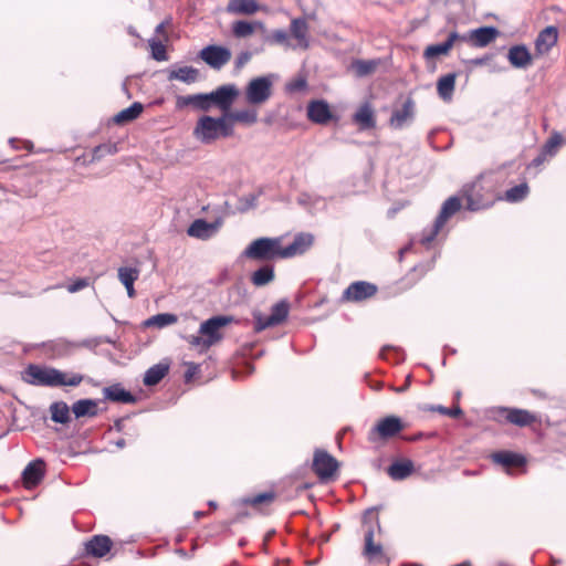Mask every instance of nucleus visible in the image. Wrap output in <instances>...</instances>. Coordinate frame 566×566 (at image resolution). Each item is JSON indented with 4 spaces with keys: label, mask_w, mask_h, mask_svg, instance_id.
Wrapping results in <instances>:
<instances>
[{
    "label": "nucleus",
    "mask_w": 566,
    "mask_h": 566,
    "mask_svg": "<svg viewBox=\"0 0 566 566\" xmlns=\"http://www.w3.org/2000/svg\"><path fill=\"white\" fill-rule=\"evenodd\" d=\"M402 430L401 420L398 417L389 416L381 419L375 427V432L380 438H390Z\"/></svg>",
    "instance_id": "16"
},
{
    "label": "nucleus",
    "mask_w": 566,
    "mask_h": 566,
    "mask_svg": "<svg viewBox=\"0 0 566 566\" xmlns=\"http://www.w3.org/2000/svg\"><path fill=\"white\" fill-rule=\"evenodd\" d=\"M254 329L256 332H261L268 327L275 326L274 324H270V316H263L261 313H254Z\"/></svg>",
    "instance_id": "49"
},
{
    "label": "nucleus",
    "mask_w": 566,
    "mask_h": 566,
    "mask_svg": "<svg viewBox=\"0 0 566 566\" xmlns=\"http://www.w3.org/2000/svg\"><path fill=\"white\" fill-rule=\"evenodd\" d=\"M118 280L125 286L127 295L132 298L136 292L134 289L135 281L139 277V270L136 268L122 266L117 271Z\"/></svg>",
    "instance_id": "27"
},
{
    "label": "nucleus",
    "mask_w": 566,
    "mask_h": 566,
    "mask_svg": "<svg viewBox=\"0 0 566 566\" xmlns=\"http://www.w3.org/2000/svg\"><path fill=\"white\" fill-rule=\"evenodd\" d=\"M415 114V103L411 98L406 99L401 109L394 112L390 124L396 128L403 127L408 122H410Z\"/></svg>",
    "instance_id": "24"
},
{
    "label": "nucleus",
    "mask_w": 566,
    "mask_h": 566,
    "mask_svg": "<svg viewBox=\"0 0 566 566\" xmlns=\"http://www.w3.org/2000/svg\"><path fill=\"white\" fill-rule=\"evenodd\" d=\"M255 200H256V198L252 195L244 197L240 200V206L238 207V209L241 212H244V211L255 207Z\"/></svg>",
    "instance_id": "51"
},
{
    "label": "nucleus",
    "mask_w": 566,
    "mask_h": 566,
    "mask_svg": "<svg viewBox=\"0 0 566 566\" xmlns=\"http://www.w3.org/2000/svg\"><path fill=\"white\" fill-rule=\"evenodd\" d=\"M144 107L140 103L135 102L129 107L122 109L114 117L115 123L125 124L136 119L143 112Z\"/></svg>",
    "instance_id": "39"
},
{
    "label": "nucleus",
    "mask_w": 566,
    "mask_h": 566,
    "mask_svg": "<svg viewBox=\"0 0 566 566\" xmlns=\"http://www.w3.org/2000/svg\"><path fill=\"white\" fill-rule=\"evenodd\" d=\"M461 208L460 199L457 197H450L444 201L442 205L441 211L439 216L437 217V220L433 226V230L430 235L424 237L422 239V242L424 244L430 243L434 237L438 234V232L443 228L446 222L451 218L457 211H459Z\"/></svg>",
    "instance_id": "7"
},
{
    "label": "nucleus",
    "mask_w": 566,
    "mask_h": 566,
    "mask_svg": "<svg viewBox=\"0 0 566 566\" xmlns=\"http://www.w3.org/2000/svg\"><path fill=\"white\" fill-rule=\"evenodd\" d=\"M227 122L240 123L244 125H253L258 122V112L253 108L237 109L230 113H224Z\"/></svg>",
    "instance_id": "29"
},
{
    "label": "nucleus",
    "mask_w": 566,
    "mask_h": 566,
    "mask_svg": "<svg viewBox=\"0 0 566 566\" xmlns=\"http://www.w3.org/2000/svg\"><path fill=\"white\" fill-rule=\"evenodd\" d=\"M255 31L265 32L266 29H265L264 23L261 21L249 22V21L240 20V21H235L232 24L233 35L239 39L248 38V36L252 35Z\"/></svg>",
    "instance_id": "20"
},
{
    "label": "nucleus",
    "mask_w": 566,
    "mask_h": 566,
    "mask_svg": "<svg viewBox=\"0 0 566 566\" xmlns=\"http://www.w3.org/2000/svg\"><path fill=\"white\" fill-rule=\"evenodd\" d=\"M44 474V462L42 460L32 461L23 470V482L27 488L36 485Z\"/></svg>",
    "instance_id": "19"
},
{
    "label": "nucleus",
    "mask_w": 566,
    "mask_h": 566,
    "mask_svg": "<svg viewBox=\"0 0 566 566\" xmlns=\"http://www.w3.org/2000/svg\"><path fill=\"white\" fill-rule=\"evenodd\" d=\"M458 40L464 41V40H467V36H461L457 32H451L448 35V39L443 43L429 45L424 50V56L427 59H433V57L439 56V55H446V54L449 53V51L452 49L453 44Z\"/></svg>",
    "instance_id": "15"
},
{
    "label": "nucleus",
    "mask_w": 566,
    "mask_h": 566,
    "mask_svg": "<svg viewBox=\"0 0 566 566\" xmlns=\"http://www.w3.org/2000/svg\"><path fill=\"white\" fill-rule=\"evenodd\" d=\"M23 379L33 386L62 387L78 386L84 377L81 374L64 373L53 367L29 365L23 373Z\"/></svg>",
    "instance_id": "1"
},
{
    "label": "nucleus",
    "mask_w": 566,
    "mask_h": 566,
    "mask_svg": "<svg viewBox=\"0 0 566 566\" xmlns=\"http://www.w3.org/2000/svg\"><path fill=\"white\" fill-rule=\"evenodd\" d=\"M164 40L151 38L148 41L150 51H151V57L156 61H167L168 56L166 53V46L164 44Z\"/></svg>",
    "instance_id": "44"
},
{
    "label": "nucleus",
    "mask_w": 566,
    "mask_h": 566,
    "mask_svg": "<svg viewBox=\"0 0 566 566\" xmlns=\"http://www.w3.org/2000/svg\"><path fill=\"white\" fill-rule=\"evenodd\" d=\"M499 31L493 27H482L470 32L469 39L475 46L483 48L496 39Z\"/></svg>",
    "instance_id": "23"
},
{
    "label": "nucleus",
    "mask_w": 566,
    "mask_h": 566,
    "mask_svg": "<svg viewBox=\"0 0 566 566\" xmlns=\"http://www.w3.org/2000/svg\"><path fill=\"white\" fill-rule=\"evenodd\" d=\"M166 23L161 22L156 27V34L158 35L156 39H161L164 41H168V35L165 31Z\"/></svg>",
    "instance_id": "54"
},
{
    "label": "nucleus",
    "mask_w": 566,
    "mask_h": 566,
    "mask_svg": "<svg viewBox=\"0 0 566 566\" xmlns=\"http://www.w3.org/2000/svg\"><path fill=\"white\" fill-rule=\"evenodd\" d=\"M86 286H88V280L87 279H78L67 286V291L70 293H75V292H78V291L85 289Z\"/></svg>",
    "instance_id": "52"
},
{
    "label": "nucleus",
    "mask_w": 566,
    "mask_h": 566,
    "mask_svg": "<svg viewBox=\"0 0 566 566\" xmlns=\"http://www.w3.org/2000/svg\"><path fill=\"white\" fill-rule=\"evenodd\" d=\"M250 59H251L250 53H248V52H243V53H241V54L238 56V59H237V66H238V67L243 66L245 63H248V62L250 61Z\"/></svg>",
    "instance_id": "55"
},
{
    "label": "nucleus",
    "mask_w": 566,
    "mask_h": 566,
    "mask_svg": "<svg viewBox=\"0 0 566 566\" xmlns=\"http://www.w3.org/2000/svg\"><path fill=\"white\" fill-rule=\"evenodd\" d=\"M455 87V74L450 73L439 78L437 91L443 101H451Z\"/></svg>",
    "instance_id": "34"
},
{
    "label": "nucleus",
    "mask_w": 566,
    "mask_h": 566,
    "mask_svg": "<svg viewBox=\"0 0 566 566\" xmlns=\"http://www.w3.org/2000/svg\"><path fill=\"white\" fill-rule=\"evenodd\" d=\"M413 470V463L410 460H401L394 462L388 468V474L394 480H403L411 474Z\"/></svg>",
    "instance_id": "38"
},
{
    "label": "nucleus",
    "mask_w": 566,
    "mask_h": 566,
    "mask_svg": "<svg viewBox=\"0 0 566 566\" xmlns=\"http://www.w3.org/2000/svg\"><path fill=\"white\" fill-rule=\"evenodd\" d=\"M105 399L115 402L132 403L135 401L134 396L126 391L120 385H113L103 389Z\"/></svg>",
    "instance_id": "31"
},
{
    "label": "nucleus",
    "mask_w": 566,
    "mask_h": 566,
    "mask_svg": "<svg viewBox=\"0 0 566 566\" xmlns=\"http://www.w3.org/2000/svg\"><path fill=\"white\" fill-rule=\"evenodd\" d=\"M289 303L286 301H281L273 305L272 312L270 316V324L279 325L281 324L289 315Z\"/></svg>",
    "instance_id": "43"
},
{
    "label": "nucleus",
    "mask_w": 566,
    "mask_h": 566,
    "mask_svg": "<svg viewBox=\"0 0 566 566\" xmlns=\"http://www.w3.org/2000/svg\"><path fill=\"white\" fill-rule=\"evenodd\" d=\"M291 34L297 41L296 46L306 50L310 46L308 27L305 20L294 19L291 22Z\"/></svg>",
    "instance_id": "28"
},
{
    "label": "nucleus",
    "mask_w": 566,
    "mask_h": 566,
    "mask_svg": "<svg viewBox=\"0 0 566 566\" xmlns=\"http://www.w3.org/2000/svg\"><path fill=\"white\" fill-rule=\"evenodd\" d=\"M274 271L272 266L265 265L256 270L252 275V283L256 286H263L272 282Z\"/></svg>",
    "instance_id": "42"
},
{
    "label": "nucleus",
    "mask_w": 566,
    "mask_h": 566,
    "mask_svg": "<svg viewBox=\"0 0 566 566\" xmlns=\"http://www.w3.org/2000/svg\"><path fill=\"white\" fill-rule=\"evenodd\" d=\"M506 419L513 424L524 427L535 421V416L524 409H506Z\"/></svg>",
    "instance_id": "35"
},
{
    "label": "nucleus",
    "mask_w": 566,
    "mask_h": 566,
    "mask_svg": "<svg viewBox=\"0 0 566 566\" xmlns=\"http://www.w3.org/2000/svg\"><path fill=\"white\" fill-rule=\"evenodd\" d=\"M564 144V139L559 133H554L544 145V155L553 156L557 149Z\"/></svg>",
    "instance_id": "45"
},
{
    "label": "nucleus",
    "mask_w": 566,
    "mask_h": 566,
    "mask_svg": "<svg viewBox=\"0 0 566 566\" xmlns=\"http://www.w3.org/2000/svg\"><path fill=\"white\" fill-rule=\"evenodd\" d=\"M274 497L275 494L273 492H264L255 496L244 497L242 499V503L247 505L259 506L264 503H271L274 500Z\"/></svg>",
    "instance_id": "46"
},
{
    "label": "nucleus",
    "mask_w": 566,
    "mask_h": 566,
    "mask_svg": "<svg viewBox=\"0 0 566 566\" xmlns=\"http://www.w3.org/2000/svg\"><path fill=\"white\" fill-rule=\"evenodd\" d=\"M534 161H535L536 164H539V163H542V158L539 157V158L535 159Z\"/></svg>",
    "instance_id": "60"
},
{
    "label": "nucleus",
    "mask_w": 566,
    "mask_h": 566,
    "mask_svg": "<svg viewBox=\"0 0 566 566\" xmlns=\"http://www.w3.org/2000/svg\"><path fill=\"white\" fill-rule=\"evenodd\" d=\"M406 388H407V385L406 386H401V388L398 389V391H403Z\"/></svg>",
    "instance_id": "61"
},
{
    "label": "nucleus",
    "mask_w": 566,
    "mask_h": 566,
    "mask_svg": "<svg viewBox=\"0 0 566 566\" xmlns=\"http://www.w3.org/2000/svg\"><path fill=\"white\" fill-rule=\"evenodd\" d=\"M283 247L281 238H259L250 243L244 255L253 260L282 259Z\"/></svg>",
    "instance_id": "5"
},
{
    "label": "nucleus",
    "mask_w": 566,
    "mask_h": 566,
    "mask_svg": "<svg viewBox=\"0 0 566 566\" xmlns=\"http://www.w3.org/2000/svg\"><path fill=\"white\" fill-rule=\"evenodd\" d=\"M364 547L361 551L365 559L373 565L388 564L389 558L387 557L382 544L380 541H376V533H380V524L378 516L374 510H369L364 515Z\"/></svg>",
    "instance_id": "2"
},
{
    "label": "nucleus",
    "mask_w": 566,
    "mask_h": 566,
    "mask_svg": "<svg viewBox=\"0 0 566 566\" xmlns=\"http://www.w3.org/2000/svg\"><path fill=\"white\" fill-rule=\"evenodd\" d=\"M104 149H107L109 153H111V147L109 146H99L95 149V154L104 150Z\"/></svg>",
    "instance_id": "57"
},
{
    "label": "nucleus",
    "mask_w": 566,
    "mask_h": 566,
    "mask_svg": "<svg viewBox=\"0 0 566 566\" xmlns=\"http://www.w3.org/2000/svg\"><path fill=\"white\" fill-rule=\"evenodd\" d=\"M176 107L178 109L192 107L198 111L208 112L212 107L210 101V93L177 96Z\"/></svg>",
    "instance_id": "12"
},
{
    "label": "nucleus",
    "mask_w": 566,
    "mask_h": 566,
    "mask_svg": "<svg viewBox=\"0 0 566 566\" xmlns=\"http://www.w3.org/2000/svg\"><path fill=\"white\" fill-rule=\"evenodd\" d=\"M266 41L275 44H281L286 48H290L289 34L284 30H274L271 35L265 38Z\"/></svg>",
    "instance_id": "48"
},
{
    "label": "nucleus",
    "mask_w": 566,
    "mask_h": 566,
    "mask_svg": "<svg viewBox=\"0 0 566 566\" xmlns=\"http://www.w3.org/2000/svg\"><path fill=\"white\" fill-rule=\"evenodd\" d=\"M129 33L133 34V35H136L135 31H133V30H129Z\"/></svg>",
    "instance_id": "62"
},
{
    "label": "nucleus",
    "mask_w": 566,
    "mask_h": 566,
    "mask_svg": "<svg viewBox=\"0 0 566 566\" xmlns=\"http://www.w3.org/2000/svg\"><path fill=\"white\" fill-rule=\"evenodd\" d=\"M178 317L171 313H160L145 321V326L163 328L177 323Z\"/></svg>",
    "instance_id": "40"
},
{
    "label": "nucleus",
    "mask_w": 566,
    "mask_h": 566,
    "mask_svg": "<svg viewBox=\"0 0 566 566\" xmlns=\"http://www.w3.org/2000/svg\"><path fill=\"white\" fill-rule=\"evenodd\" d=\"M169 364L159 363L157 365L151 366L144 376V384L146 386H155L157 385L168 373Z\"/></svg>",
    "instance_id": "33"
},
{
    "label": "nucleus",
    "mask_w": 566,
    "mask_h": 566,
    "mask_svg": "<svg viewBox=\"0 0 566 566\" xmlns=\"http://www.w3.org/2000/svg\"><path fill=\"white\" fill-rule=\"evenodd\" d=\"M507 59L516 69H526L532 64V55L525 45H515L509 50Z\"/></svg>",
    "instance_id": "18"
},
{
    "label": "nucleus",
    "mask_w": 566,
    "mask_h": 566,
    "mask_svg": "<svg viewBox=\"0 0 566 566\" xmlns=\"http://www.w3.org/2000/svg\"><path fill=\"white\" fill-rule=\"evenodd\" d=\"M233 322L232 316L219 315L213 316L207 321H205L199 328V335L187 336L186 340L193 348L199 349L200 352L208 350L212 345L218 343L222 335L220 329L228 324Z\"/></svg>",
    "instance_id": "3"
},
{
    "label": "nucleus",
    "mask_w": 566,
    "mask_h": 566,
    "mask_svg": "<svg viewBox=\"0 0 566 566\" xmlns=\"http://www.w3.org/2000/svg\"><path fill=\"white\" fill-rule=\"evenodd\" d=\"M187 366H188V370L186 373V378L190 379L197 373V370L199 369V366L193 363H188Z\"/></svg>",
    "instance_id": "56"
},
{
    "label": "nucleus",
    "mask_w": 566,
    "mask_h": 566,
    "mask_svg": "<svg viewBox=\"0 0 566 566\" xmlns=\"http://www.w3.org/2000/svg\"><path fill=\"white\" fill-rule=\"evenodd\" d=\"M261 10L255 0H229L227 11L232 14L251 15Z\"/></svg>",
    "instance_id": "22"
},
{
    "label": "nucleus",
    "mask_w": 566,
    "mask_h": 566,
    "mask_svg": "<svg viewBox=\"0 0 566 566\" xmlns=\"http://www.w3.org/2000/svg\"><path fill=\"white\" fill-rule=\"evenodd\" d=\"M51 419L56 423H66L70 420V408L64 401H56L50 406Z\"/></svg>",
    "instance_id": "41"
},
{
    "label": "nucleus",
    "mask_w": 566,
    "mask_h": 566,
    "mask_svg": "<svg viewBox=\"0 0 566 566\" xmlns=\"http://www.w3.org/2000/svg\"><path fill=\"white\" fill-rule=\"evenodd\" d=\"M354 119L361 129L373 128L375 126L374 111L369 104L361 105L354 115Z\"/></svg>",
    "instance_id": "36"
},
{
    "label": "nucleus",
    "mask_w": 566,
    "mask_h": 566,
    "mask_svg": "<svg viewBox=\"0 0 566 566\" xmlns=\"http://www.w3.org/2000/svg\"><path fill=\"white\" fill-rule=\"evenodd\" d=\"M220 227V222L209 223L203 219L195 220L187 230L188 235L201 240H207L214 235Z\"/></svg>",
    "instance_id": "13"
},
{
    "label": "nucleus",
    "mask_w": 566,
    "mask_h": 566,
    "mask_svg": "<svg viewBox=\"0 0 566 566\" xmlns=\"http://www.w3.org/2000/svg\"><path fill=\"white\" fill-rule=\"evenodd\" d=\"M306 87V81L302 77L300 78H296L292 82H290L287 85H286V90L291 93H294V92H298V91H302Z\"/></svg>",
    "instance_id": "50"
},
{
    "label": "nucleus",
    "mask_w": 566,
    "mask_h": 566,
    "mask_svg": "<svg viewBox=\"0 0 566 566\" xmlns=\"http://www.w3.org/2000/svg\"><path fill=\"white\" fill-rule=\"evenodd\" d=\"M377 292V286L365 282L357 281L352 283L343 293V300L347 302H361L373 297Z\"/></svg>",
    "instance_id": "11"
},
{
    "label": "nucleus",
    "mask_w": 566,
    "mask_h": 566,
    "mask_svg": "<svg viewBox=\"0 0 566 566\" xmlns=\"http://www.w3.org/2000/svg\"><path fill=\"white\" fill-rule=\"evenodd\" d=\"M200 73L192 66L174 67L168 72L169 81H180L186 84L196 83L199 80Z\"/></svg>",
    "instance_id": "25"
},
{
    "label": "nucleus",
    "mask_w": 566,
    "mask_h": 566,
    "mask_svg": "<svg viewBox=\"0 0 566 566\" xmlns=\"http://www.w3.org/2000/svg\"><path fill=\"white\" fill-rule=\"evenodd\" d=\"M528 192V187L525 184L515 186L511 189H509L505 193V198L507 201H520L526 197Z\"/></svg>",
    "instance_id": "47"
},
{
    "label": "nucleus",
    "mask_w": 566,
    "mask_h": 566,
    "mask_svg": "<svg viewBox=\"0 0 566 566\" xmlns=\"http://www.w3.org/2000/svg\"><path fill=\"white\" fill-rule=\"evenodd\" d=\"M380 60H354L349 65V71L357 77L368 76L378 69Z\"/></svg>",
    "instance_id": "30"
},
{
    "label": "nucleus",
    "mask_w": 566,
    "mask_h": 566,
    "mask_svg": "<svg viewBox=\"0 0 566 566\" xmlns=\"http://www.w3.org/2000/svg\"><path fill=\"white\" fill-rule=\"evenodd\" d=\"M492 460L503 467H520L525 463V459L516 453L502 451L492 454Z\"/></svg>",
    "instance_id": "37"
},
{
    "label": "nucleus",
    "mask_w": 566,
    "mask_h": 566,
    "mask_svg": "<svg viewBox=\"0 0 566 566\" xmlns=\"http://www.w3.org/2000/svg\"><path fill=\"white\" fill-rule=\"evenodd\" d=\"M307 115L311 120L317 124H325L332 117L328 104L323 101H315L310 103L307 107Z\"/></svg>",
    "instance_id": "21"
},
{
    "label": "nucleus",
    "mask_w": 566,
    "mask_h": 566,
    "mask_svg": "<svg viewBox=\"0 0 566 566\" xmlns=\"http://www.w3.org/2000/svg\"><path fill=\"white\" fill-rule=\"evenodd\" d=\"M558 32L555 27H546L538 34L535 41V49L538 54L547 53L557 42Z\"/></svg>",
    "instance_id": "14"
},
{
    "label": "nucleus",
    "mask_w": 566,
    "mask_h": 566,
    "mask_svg": "<svg viewBox=\"0 0 566 566\" xmlns=\"http://www.w3.org/2000/svg\"><path fill=\"white\" fill-rule=\"evenodd\" d=\"M437 410L443 415H448L451 417H458V416L462 415V410L459 407H455L453 409H448V408L440 406L437 408Z\"/></svg>",
    "instance_id": "53"
},
{
    "label": "nucleus",
    "mask_w": 566,
    "mask_h": 566,
    "mask_svg": "<svg viewBox=\"0 0 566 566\" xmlns=\"http://www.w3.org/2000/svg\"><path fill=\"white\" fill-rule=\"evenodd\" d=\"M413 566H422V565H418V564H416V565H413Z\"/></svg>",
    "instance_id": "63"
},
{
    "label": "nucleus",
    "mask_w": 566,
    "mask_h": 566,
    "mask_svg": "<svg viewBox=\"0 0 566 566\" xmlns=\"http://www.w3.org/2000/svg\"><path fill=\"white\" fill-rule=\"evenodd\" d=\"M338 469V462L326 451L317 450L313 459V470L322 480L332 478Z\"/></svg>",
    "instance_id": "9"
},
{
    "label": "nucleus",
    "mask_w": 566,
    "mask_h": 566,
    "mask_svg": "<svg viewBox=\"0 0 566 566\" xmlns=\"http://www.w3.org/2000/svg\"><path fill=\"white\" fill-rule=\"evenodd\" d=\"M239 95L234 85H222L210 93L211 106L217 105L223 113H230V108Z\"/></svg>",
    "instance_id": "10"
},
{
    "label": "nucleus",
    "mask_w": 566,
    "mask_h": 566,
    "mask_svg": "<svg viewBox=\"0 0 566 566\" xmlns=\"http://www.w3.org/2000/svg\"><path fill=\"white\" fill-rule=\"evenodd\" d=\"M192 134L198 142L209 145L221 137L232 136L233 127L227 122L224 113L218 118L202 116L198 119Z\"/></svg>",
    "instance_id": "4"
},
{
    "label": "nucleus",
    "mask_w": 566,
    "mask_h": 566,
    "mask_svg": "<svg viewBox=\"0 0 566 566\" xmlns=\"http://www.w3.org/2000/svg\"><path fill=\"white\" fill-rule=\"evenodd\" d=\"M468 208H469L470 210H475V209H476V208L473 206V203H472V201H471V199H470V198H468Z\"/></svg>",
    "instance_id": "58"
},
{
    "label": "nucleus",
    "mask_w": 566,
    "mask_h": 566,
    "mask_svg": "<svg viewBox=\"0 0 566 566\" xmlns=\"http://www.w3.org/2000/svg\"><path fill=\"white\" fill-rule=\"evenodd\" d=\"M313 244L311 234L301 233L295 237L294 241L283 248L282 259L291 258L304 253Z\"/></svg>",
    "instance_id": "17"
},
{
    "label": "nucleus",
    "mask_w": 566,
    "mask_h": 566,
    "mask_svg": "<svg viewBox=\"0 0 566 566\" xmlns=\"http://www.w3.org/2000/svg\"><path fill=\"white\" fill-rule=\"evenodd\" d=\"M116 446L118 448H123L125 446V441L124 440H119V441L116 442Z\"/></svg>",
    "instance_id": "59"
},
{
    "label": "nucleus",
    "mask_w": 566,
    "mask_h": 566,
    "mask_svg": "<svg viewBox=\"0 0 566 566\" xmlns=\"http://www.w3.org/2000/svg\"><path fill=\"white\" fill-rule=\"evenodd\" d=\"M72 412L75 418L94 417L97 415V402L93 399H81L73 403Z\"/></svg>",
    "instance_id": "32"
},
{
    "label": "nucleus",
    "mask_w": 566,
    "mask_h": 566,
    "mask_svg": "<svg viewBox=\"0 0 566 566\" xmlns=\"http://www.w3.org/2000/svg\"><path fill=\"white\" fill-rule=\"evenodd\" d=\"M275 78V74L252 78L245 86V101L250 105L264 104L272 96V86Z\"/></svg>",
    "instance_id": "6"
},
{
    "label": "nucleus",
    "mask_w": 566,
    "mask_h": 566,
    "mask_svg": "<svg viewBox=\"0 0 566 566\" xmlns=\"http://www.w3.org/2000/svg\"><path fill=\"white\" fill-rule=\"evenodd\" d=\"M199 56L209 66L219 70L231 60V52L223 46L208 45L200 51Z\"/></svg>",
    "instance_id": "8"
},
{
    "label": "nucleus",
    "mask_w": 566,
    "mask_h": 566,
    "mask_svg": "<svg viewBox=\"0 0 566 566\" xmlns=\"http://www.w3.org/2000/svg\"><path fill=\"white\" fill-rule=\"evenodd\" d=\"M112 547V541L105 535H95L90 542L86 543V551L94 557L105 556Z\"/></svg>",
    "instance_id": "26"
}]
</instances>
